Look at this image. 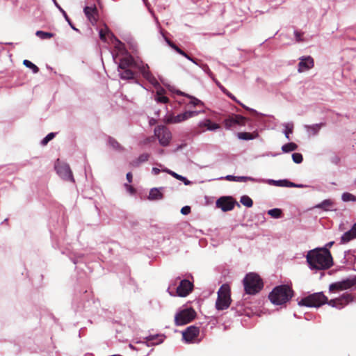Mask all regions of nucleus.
Returning a JSON list of instances; mask_svg holds the SVG:
<instances>
[{
	"instance_id": "1",
	"label": "nucleus",
	"mask_w": 356,
	"mask_h": 356,
	"mask_svg": "<svg viewBox=\"0 0 356 356\" xmlns=\"http://www.w3.org/2000/svg\"><path fill=\"white\" fill-rule=\"evenodd\" d=\"M353 301H354V297L348 293H343L338 298L328 300L323 292H318L302 298L298 302V305L307 307H319L323 304L327 303L332 307L341 309Z\"/></svg>"
},
{
	"instance_id": "2",
	"label": "nucleus",
	"mask_w": 356,
	"mask_h": 356,
	"mask_svg": "<svg viewBox=\"0 0 356 356\" xmlns=\"http://www.w3.org/2000/svg\"><path fill=\"white\" fill-rule=\"evenodd\" d=\"M306 259L311 270H326L333 265L330 252L327 251V253H325L318 248L309 250L307 254Z\"/></svg>"
},
{
	"instance_id": "3",
	"label": "nucleus",
	"mask_w": 356,
	"mask_h": 356,
	"mask_svg": "<svg viewBox=\"0 0 356 356\" xmlns=\"http://www.w3.org/2000/svg\"><path fill=\"white\" fill-rule=\"evenodd\" d=\"M148 66L143 62L135 61L131 55H126L119 58L118 70L122 79L129 80L134 79V72L131 68H137L142 74V67Z\"/></svg>"
},
{
	"instance_id": "4",
	"label": "nucleus",
	"mask_w": 356,
	"mask_h": 356,
	"mask_svg": "<svg viewBox=\"0 0 356 356\" xmlns=\"http://www.w3.org/2000/svg\"><path fill=\"white\" fill-rule=\"evenodd\" d=\"M292 296L293 291L289 286L280 285L273 289L268 298L273 305H281L288 302Z\"/></svg>"
},
{
	"instance_id": "5",
	"label": "nucleus",
	"mask_w": 356,
	"mask_h": 356,
	"mask_svg": "<svg viewBox=\"0 0 356 356\" xmlns=\"http://www.w3.org/2000/svg\"><path fill=\"white\" fill-rule=\"evenodd\" d=\"M193 284L188 280H179L177 277L174 284H171L168 288V292L171 296L180 297L187 296L193 290Z\"/></svg>"
},
{
	"instance_id": "6",
	"label": "nucleus",
	"mask_w": 356,
	"mask_h": 356,
	"mask_svg": "<svg viewBox=\"0 0 356 356\" xmlns=\"http://www.w3.org/2000/svg\"><path fill=\"white\" fill-rule=\"evenodd\" d=\"M141 70L143 76L156 89L154 99L159 103H167L168 98L164 95L165 91L161 86L154 76L150 72L149 66H143Z\"/></svg>"
},
{
	"instance_id": "7",
	"label": "nucleus",
	"mask_w": 356,
	"mask_h": 356,
	"mask_svg": "<svg viewBox=\"0 0 356 356\" xmlns=\"http://www.w3.org/2000/svg\"><path fill=\"white\" fill-rule=\"evenodd\" d=\"M243 282L245 293L250 295L259 293L264 286L260 277L254 273H248Z\"/></svg>"
},
{
	"instance_id": "8",
	"label": "nucleus",
	"mask_w": 356,
	"mask_h": 356,
	"mask_svg": "<svg viewBox=\"0 0 356 356\" xmlns=\"http://www.w3.org/2000/svg\"><path fill=\"white\" fill-rule=\"evenodd\" d=\"M231 303L229 287L223 284L218 291V298L216 302V308L218 310H225L227 309Z\"/></svg>"
},
{
	"instance_id": "9",
	"label": "nucleus",
	"mask_w": 356,
	"mask_h": 356,
	"mask_svg": "<svg viewBox=\"0 0 356 356\" xmlns=\"http://www.w3.org/2000/svg\"><path fill=\"white\" fill-rule=\"evenodd\" d=\"M195 317V312L187 308L178 312L175 316V323L177 326L184 325L192 321Z\"/></svg>"
},
{
	"instance_id": "10",
	"label": "nucleus",
	"mask_w": 356,
	"mask_h": 356,
	"mask_svg": "<svg viewBox=\"0 0 356 356\" xmlns=\"http://www.w3.org/2000/svg\"><path fill=\"white\" fill-rule=\"evenodd\" d=\"M154 135L158 138L161 145L166 147L172 138L170 131L165 126L159 125L154 128Z\"/></svg>"
},
{
	"instance_id": "11",
	"label": "nucleus",
	"mask_w": 356,
	"mask_h": 356,
	"mask_svg": "<svg viewBox=\"0 0 356 356\" xmlns=\"http://www.w3.org/2000/svg\"><path fill=\"white\" fill-rule=\"evenodd\" d=\"M55 169L57 174L64 180L74 182L72 170L70 165L58 159L55 163Z\"/></svg>"
},
{
	"instance_id": "12",
	"label": "nucleus",
	"mask_w": 356,
	"mask_h": 356,
	"mask_svg": "<svg viewBox=\"0 0 356 356\" xmlns=\"http://www.w3.org/2000/svg\"><path fill=\"white\" fill-rule=\"evenodd\" d=\"M247 119L240 115H229L224 120V125L227 129H229L232 127L238 126H244L245 124Z\"/></svg>"
},
{
	"instance_id": "13",
	"label": "nucleus",
	"mask_w": 356,
	"mask_h": 356,
	"mask_svg": "<svg viewBox=\"0 0 356 356\" xmlns=\"http://www.w3.org/2000/svg\"><path fill=\"white\" fill-rule=\"evenodd\" d=\"M355 285H356V276L347 278L341 282L332 283L330 285L329 289L330 291L335 289L345 290L350 289Z\"/></svg>"
},
{
	"instance_id": "14",
	"label": "nucleus",
	"mask_w": 356,
	"mask_h": 356,
	"mask_svg": "<svg viewBox=\"0 0 356 356\" xmlns=\"http://www.w3.org/2000/svg\"><path fill=\"white\" fill-rule=\"evenodd\" d=\"M236 203L232 197L223 196L217 200L216 205L218 208L221 209L222 211L225 212L232 211Z\"/></svg>"
},
{
	"instance_id": "15",
	"label": "nucleus",
	"mask_w": 356,
	"mask_h": 356,
	"mask_svg": "<svg viewBox=\"0 0 356 356\" xmlns=\"http://www.w3.org/2000/svg\"><path fill=\"white\" fill-rule=\"evenodd\" d=\"M219 128L220 125L218 124L212 122L209 119H205L198 122L195 132L200 134L205 131H216Z\"/></svg>"
},
{
	"instance_id": "16",
	"label": "nucleus",
	"mask_w": 356,
	"mask_h": 356,
	"mask_svg": "<svg viewBox=\"0 0 356 356\" xmlns=\"http://www.w3.org/2000/svg\"><path fill=\"white\" fill-rule=\"evenodd\" d=\"M200 333L199 327L191 325L188 327L182 332V338L186 343H193L194 339L197 337Z\"/></svg>"
},
{
	"instance_id": "17",
	"label": "nucleus",
	"mask_w": 356,
	"mask_h": 356,
	"mask_svg": "<svg viewBox=\"0 0 356 356\" xmlns=\"http://www.w3.org/2000/svg\"><path fill=\"white\" fill-rule=\"evenodd\" d=\"M106 35L109 38L111 44H113L114 48L118 51V54H120L124 55V56L129 55L127 54L124 43L119 40L113 33L108 31Z\"/></svg>"
},
{
	"instance_id": "18",
	"label": "nucleus",
	"mask_w": 356,
	"mask_h": 356,
	"mask_svg": "<svg viewBox=\"0 0 356 356\" xmlns=\"http://www.w3.org/2000/svg\"><path fill=\"white\" fill-rule=\"evenodd\" d=\"M298 63V72H302L314 67V59L311 56H302Z\"/></svg>"
},
{
	"instance_id": "19",
	"label": "nucleus",
	"mask_w": 356,
	"mask_h": 356,
	"mask_svg": "<svg viewBox=\"0 0 356 356\" xmlns=\"http://www.w3.org/2000/svg\"><path fill=\"white\" fill-rule=\"evenodd\" d=\"M356 238V222L353 224L352 227L344 232L340 238L341 244H346L352 240Z\"/></svg>"
},
{
	"instance_id": "20",
	"label": "nucleus",
	"mask_w": 356,
	"mask_h": 356,
	"mask_svg": "<svg viewBox=\"0 0 356 356\" xmlns=\"http://www.w3.org/2000/svg\"><path fill=\"white\" fill-rule=\"evenodd\" d=\"M356 262V250L345 251L343 263L348 265H353Z\"/></svg>"
},
{
	"instance_id": "21",
	"label": "nucleus",
	"mask_w": 356,
	"mask_h": 356,
	"mask_svg": "<svg viewBox=\"0 0 356 356\" xmlns=\"http://www.w3.org/2000/svg\"><path fill=\"white\" fill-rule=\"evenodd\" d=\"M84 14L88 19V20L92 23L94 24L97 22L96 18V13H97V8L96 7H91V6H86L83 9Z\"/></svg>"
},
{
	"instance_id": "22",
	"label": "nucleus",
	"mask_w": 356,
	"mask_h": 356,
	"mask_svg": "<svg viewBox=\"0 0 356 356\" xmlns=\"http://www.w3.org/2000/svg\"><path fill=\"white\" fill-rule=\"evenodd\" d=\"M325 125V123L321 122L318 124H314L312 125L305 124L304 126L305 129L309 135H317L320 129Z\"/></svg>"
},
{
	"instance_id": "23",
	"label": "nucleus",
	"mask_w": 356,
	"mask_h": 356,
	"mask_svg": "<svg viewBox=\"0 0 356 356\" xmlns=\"http://www.w3.org/2000/svg\"><path fill=\"white\" fill-rule=\"evenodd\" d=\"M220 179H225L229 181H254V178L252 177H247V176H234V175H227L225 177L220 178Z\"/></svg>"
},
{
	"instance_id": "24",
	"label": "nucleus",
	"mask_w": 356,
	"mask_h": 356,
	"mask_svg": "<svg viewBox=\"0 0 356 356\" xmlns=\"http://www.w3.org/2000/svg\"><path fill=\"white\" fill-rule=\"evenodd\" d=\"M334 204L333 200L330 199L324 200L321 203L315 206V208L323 209V211H328L332 210Z\"/></svg>"
},
{
	"instance_id": "25",
	"label": "nucleus",
	"mask_w": 356,
	"mask_h": 356,
	"mask_svg": "<svg viewBox=\"0 0 356 356\" xmlns=\"http://www.w3.org/2000/svg\"><path fill=\"white\" fill-rule=\"evenodd\" d=\"M164 120L168 124H177L183 122L181 113L177 115H175L172 113L167 114L165 116Z\"/></svg>"
},
{
	"instance_id": "26",
	"label": "nucleus",
	"mask_w": 356,
	"mask_h": 356,
	"mask_svg": "<svg viewBox=\"0 0 356 356\" xmlns=\"http://www.w3.org/2000/svg\"><path fill=\"white\" fill-rule=\"evenodd\" d=\"M163 188H153L150 190L148 199L149 200H159L163 197V193L161 192Z\"/></svg>"
},
{
	"instance_id": "27",
	"label": "nucleus",
	"mask_w": 356,
	"mask_h": 356,
	"mask_svg": "<svg viewBox=\"0 0 356 356\" xmlns=\"http://www.w3.org/2000/svg\"><path fill=\"white\" fill-rule=\"evenodd\" d=\"M149 154H147V153L142 154L138 158L133 160L130 163V164L131 165V166H133L134 168L139 167L142 163L147 161L149 159Z\"/></svg>"
},
{
	"instance_id": "28",
	"label": "nucleus",
	"mask_w": 356,
	"mask_h": 356,
	"mask_svg": "<svg viewBox=\"0 0 356 356\" xmlns=\"http://www.w3.org/2000/svg\"><path fill=\"white\" fill-rule=\"evenodd\" d=\"M164 338L165 337L163 335L155 334L149 335L146 339L149 343L148 345L154 346L162 343L164 340Z\"/></svg>"
},
{
	"instance_id": "29",
	"label": "nucleus",
	"mask_w": 356,
	"mask_h": 356,
	"mask_svg": "<svg viewBox=\"0 0 356 356\" xmlns=\"http://www.w3.org/2000/svg\"><path fill=\"white\" fill-rule=\"evenodd\" d=\"M259 134L257 132L249 133V132H238L237 134V138L240 140H250L257 138Z\"/></svg>"
},
{
	"instance_id": "30",
	"label": "nucleus",
	"mask_w": 356,
	"mask_h": 356,
	"mask_svg": "<svg viewBox=\"0 0 356 356\" xmlns=\"http://www.w3.org/2000/svg\"><path fill=\"white\" fill-rule=\"evenodd\" d=\"M54 5L59 10V11L62 13L63 16L64 17L65 19L67 22L68 24L70 26V27L77 31L79 32V30L77 29L72 23L70 19L67 16L66 12L60 7V6L57 3L56 0H53Z\"/></svg>"
},
{
	"instance_id": "31",
	"label": "nucleus",
	"mask_w": 356,
	"mask_h": 356,
	"mask_svg": "<svg viewBox=\"0 0 356 356\" xmlns=\"http://www.w3.org/2000/svg\"><path fill=\"white\" fill-rule=\"evenodd\" d=\"M201 113H204V111H186L181 113V117H182V120L184 122L189 118L197 116V115H199Z\"/></svg>"
},
{
	"instance_id": "32",
	"label": "nucleus",
	"mask_w": 356,
	"mask_h": 356,
	"mask_svg": "<svg viewBox=\"0 0 356 356\" xmlns=\"http://www.w3.org/2000/svg\"><path fill=\"white\" fill-rule=\"evenodd\" d=\"M161 33L162 34L165 41L167 42V44L173 49L176 52H177L179 54H184V51L181 50L179 47H178L175 44H174L172 42H171L168 38H166L164 35V33H163L162 30H160Z\"/></svg>"
},
{
	"instance_id": "33",
	"label": "nucleus",
	"mask_w": 356,
	"mask_h": 356,
	"mask_svg": "<svg viewBox=\"0 0 356 356\" xmlns=\"http://www.w3.org/2000/svg\"><path fill=\"white\" fill-rule=\"evenodd\" d=\"M298 145L294 143H286L282 147V150L284 153H288L296 150Z\"/></svg>"
},
{
	"instance_id": "34",
	"label": "nucleus",
	"mask_w": 356,
	"mask_h": 356,
	"mask_svg": "<svg viewBox=\"0 0 356 356\" xmlns=\"http://www.w3.org/2000/svg\"><path fill=\"white\" fill-rule=\"evenodd\" d=\"M283 127L285 128L284 131L285 137L289 140L290 139L289 134L293 133V122L284 123V124H283Z\"/></svg>"
},
{
	"instance_id": "35",
	"label": "nucleus",
	"mask_w": 356,
	"mask_h": 356,
	"mask_svg": "<svg viewBox=\"0 0 356 356\" xmlns=\"http://www.w3.org/2000/svg\"><path fill=\"white\" fill-rule=\"evenodd\" d=\"M179 94H180L181 95H183V96H186L188 98H190L191 101L189 102V104L193 106H199V105H203L202 102H201L200 99H197V98H195L194 97H192V96L188 95H186V94H184L182 92H179Z\"/></svg>"
},
{
	"instance_id": "36",
	"label": "nucleus",
	"mask_w": 356,
	"mask_h": 356,
	"mask_svg": "<svg viewBox=\"0 0 356 356\" xmlns=\"http://www.w3.org/2000/svg\"><path fill=\"white\" fill-rule=\"evenodd\" d=\"M240 202L243 205H244V206H245V207H247L248 208L252 207V205H253L252 200L249 196H248V195H243L241 197Z\"/></svg>"
},
{
	"instance_id": "37",
	"label": "nucleus",
	"mask_w": 356,
	"mask_h": 356,
	"mask_svg": "<svg viewBox=\"0 0 356 356\" xmlns=\"http://www.w3.org/2000/svg\"><path fill=\"white\" fill-rule=\"evenodd\" d=\"M35 35L42 40H46L54 37V34L49 32H44L42 31H37Z\"/></svg>"
},
{
	"instance_id": "38",
	"label": "nucleus",
	"mask_w": 356,
	"mask_h": 356,
	"mask_svg": "<svg viewBox=\"0 0 356 356\" xmlns=\"http://www.w3.org/2000/svg\"><path fill=\"white\" fill-rule=\"evenodd\" d=\"M268 214L272 218H280L282 216V210L277 208L272 209L268 211Z\"/></svg>"
},
{
	"instance_id": "39",
	"label": "nucleus",
	"mask_w": 356,
	"mask_h": 356,
	"mask_svg": "<svg viewBox=\"0 0 356 356\" xmlns=\"http://www.w3.org/2000/svg\"><path fill=\"white\" fill-rule=\"evenodd\" d=\"M200 67L207 74L212 80H215V76L207 64L202 63L200 65Z\"/></svg>"
},
{
	"instance_id": "40",
	"label": "nucleus",
	"mask_w": 356,
	"mask_h": 356,
	"mask_svg": "<svg viewBox=\"0 0 356 356\" xmlns=\"http://www.w3.org/2000/svg\"><path fill=\"white\" fill-rule=\"evenodd\" d=\"M170 175L178 180L182 181L185 185H190L191 181L188 180L185 177L180 175L175 172H170Z\"/></svg>"
},
{
	"instance_id": "41",
	"label": "nucleus",
	"mask_w": 356,
	"mask_h": 356,
	"mask_svg": "<svg viewBox=\"0 0 356 356\" xmlns=\"http://www.w3.org/2000/svg\"><path fill=\"white\" fill-rule=\"evenodd\" d=\"M23 64L28 68L32 70L33 73H38L39 72V68L32 62L29 60H24Z\"/></svg>"
},
{
	"instance_id": "42",
	"label": "nucleus",
	"mask_w": 356,
	"mask_h": 356,
	"mask_svg": "<svg viewBox=\"0 0 356 356\" xmlns=\"http://www.w3.org/2000/svg\"><path fill=\"white\" fill-rule=\"evenodd\" d=\"M341 200L343 202H349V201L356 202V196H355L354 195H353L350 193L346 192L342 194Z\"/></svg>"
},
{
	"instance_id": "43",
	"label": "nucleus",
	"mask_w": 356,
	"mask_h": 356,
	"mask_svg": "<svg viewBox=\"0 0 356 356\" xmlns=\"http://www.w3.org/2000/svg\"><path fill=\"white\" fill-rule=\"evenodd\" d=\"M276 186L279 187H291L293 185V182L289 181L288 179H280L276 182Z\"/></svg>"
},
{
	"instance_id": "44",
	"label": "nucleus",
	"mask_w": 356,
	"mask_h": 356,
	"mask_svg": "<svg viewBox=\"0 0 356 356\" xmlns=\"http://www.w3.org/2000/svg\"><path fill=\"white\" fill-rule=\"evenodd\" d=\"M227 97H229V98H231L232 100L235 101L236 103L239 104L241 106H242L243 108H245V109L248 110V111H251L252 112H254L256 113V111H254V109H252V108H250L248 107H247L246 106L243 105L242 103H241L238 100H237V99L231 93L229 92L228 90L226 91V92L225 93Z\"/></svg>"
},
{
	"instance_id": "45",
	"label": "nucleus",
	"mask_w": 356,
	"mask_h": 356,
	"mask_svg": "<svg viewBox=\"0 0 356 356\" xmlns=\"http://www.w3.org/2000/svg\"><path fill=\"white\" fill-rule=\"evenodd\" d=\"M277 181V180H274V179H261V178H254V182H257V183H266V184H268L269 185L276 186Z\"/></svg>"
},
{
	"instance_id": "46",
	"label": "nucleus",
	"mask_w": 356,
	"mask_h": 356,
	"mask_svg": "<svg viewBox=\"0 0 356 356\" xmlns=\"http://www.w3.org/2000/svg\"><path fill=\"white\" fill-rule=\"evenodd\" d=\"M55 133L48 134L40 142V144L43 146L46 145L51 140L55 137Z\"/></svg>"
},
{
	"instance_id": "47",
	"label": "nucleus",
	"mask_w": 356,
	"mask_h": 356,
	"mask_svg": "<svg viewBox=\"0 0 356 356\" xmlns=\"http://www.w3.org/2000/svg\"><path fill=\"white\" fill-rule=\"evenodd\" d=\"M108 143L114 149H120L121 148L120 145L114 138L111 137L108 138Z\"/></svg>"
},
{
	"instance_id": "48",
	"label": "nucleus",
	"mask_w": 356,
	"mask_h": 356,
	"mask_svg": "<svg viewBox=\"0 0 356 356\" xmlns=\"http://www.w3.org/2000/svg\"><path fill=\"white\" fill-rule=\"evenodd\" d=\"M292 159L294 163L299 164L302 162V155L300 153H293L292 154Z\"/></svg>"
},
{
	"instance_id": "49",
	"label": "nucleus",
	"mask_w": 356,
	"mask_h": 356,
	"mask_svg": "<svg viewBox=\"0 0 356 356\" xmlns=\"http://www.w3.org/2000/svg\"><path fill=\"white\" fill-rule=\"evenodd\" d=\"M334 243V241H330V242L326 243L324 247L320 248L321 250L325 253H327V251H330L329 248H331Z\"/></svg>"
},
{
	"instance_id": "50",
	"label": "nucleus",
	"mask_w": 356,
	"mask_h": 356,
	"mask_svg": "<svg viewBox=\"0 0 356 356\" xmlns=\"http://www.w3.org/2000/svg\"><path fill=\"white\" fill-rule=\"evenodd\" d=\"M302 33L298 31H294V35H295L296 41L297 42H300L303 41V39L302 38Z\"/></svg>"
},
{
	"instance_id": "51",
	"label": "nucleus",
	"mask_w": 356,
	"mask_h": 356,
	"mask_svg": "<svg viewBox=\"0 0 356 356\" xmlns=\"http://www.w3.org/2000/svg\"><path fill=\"white\" fill-rule=\"evenodd\" d=\"M217 86L220 89V90L225 94L227 90L216 78L215 80H213Z\"/></svg>"
},
{
	"instance_id": "52",
	"label": "nucleus",
	"mask_w": 356,
	"mask_h": 356,
	"mask_svg": "<svg viewBox=\"0 0 356 356\" xmlns=\"http://www.w3.org/2000/svg\"><path fill=\"white\" fill-rule=\"evenodd\" d=\"M181 213L183 215H188V213H191V207L189 206H185L182 207L181 209Z\"/></svg>"
},
{
	"instance_id": "53",
	"label": "nucleus",
	"mask_w": 356,
	"mask_h": 356,
	"mask_svg": "<svg viewBox=\"0 0 356 356\" xmlns=\"http://www.w3.org/2000/svg\"><path fill=\"white\" fill-rule=\"evenodd\" d=\"M99 34L100 39L102 41L106 42V33L104 32V31L100 30Z\"/></svg>"
},
{
	"instance_id": "54",
	"label": "nucleus",
	"mask_w": 356,
	"mask_h": 356,
	"mask_svg": "<svg viewBox=\"0 0 356 356\" xmlns=\"http://www.w3.org/2000/svg\"><path fill=\"white\" fill-rule=\"evenodd\" d=\"M153 140H154V138H153V137H148V138H146L143 140V143L144 145H147V144H148V143H152Z\"/></svg>"
},
{
	"instance_id": "55",
	"label": "nucleus",
	"mask_w": 356,
	"mask_h": 356,
	"mask_svg": "<svg viewBox=\"0 0 356 356\" xmlns=\"http://www.w3.org/2000/svg\"><path fill=\"white\" fill-rule=\"evenodd\" d=\"M293 186H291V187H293V188H305V187H307V186L306 185H304V184H295L293 182Z\"/></svg>"
},
{
	"instance_id": "56",
	"label": "nucleus",
	"mask_w": 356,
	"mask_h": 356,
	"mask_svg": "<svg viewBox=\"0 0 356 356\" xmlns=\"http://www.w3.org/2000/svg\"><path fill=\"white\" fill-rule=\"evenodd\" d=\"M160 169L158 168H153L152 170V172L154 175H157L159 172H160Z\"/></svg>"
},
{
	"instance_id": "57",
	"label": "nucleus",
	"mask_w": 356,
	"mask_h": 356,
	"mask_svg": "<svg viewBox=\"0 0 356 356\" xmlns=\"http://www.w3.org/2000/svg\"><path fill=\"white\" fill-rule=\"evenodd\" d=\"M126 177L129 183L132 181V174L131 172H128L126 175Z\"/></svg>"
},
{
	"instance_id": "58",
	"label": "nucleus",
	"mask_w": 356,
	"mask_h": 356,
	"mask_svg": "<svg viewBox=\"0 0 356 356\" xmlns=\"http://www.w3.org/2000/svg\"><path fill=\"white\" fill-rule=\"evenodd\" d=\"M181 56H184L186 58H187L190 61L193 60V58L191 57L189 55H188L186 52H184V54H181Z\"/></svg>"
},
{
	"instance_id": "59",
	"label": "nucleus",
	"mask_w": 356,
	"mask_h": 356,
	"mask_svg": "<svg viewBox=\"0 0 356 356\" xmlns=\"http://www.w3.org/2000/svg\"><path fill=\"white\" fill-rule=\"evenodd\" d=\"M191 62H193L194 64H195L196 65L199 66L200 67V65L202 64V63L199 62L198 60L193 58V60H191Z\"/></svg>"
},
{
	"instance_id": "60",
	"label": "nucleus",
	"mask_w": 356,
	"mask_h": 356,
	"mask_svg": "<svg viewBox=\"0 0 356 356\" xmlns=\"http://www.w3.org/2000/svg\"><path fill=\"white\" fill-rule=\"evenodd\" d=\"M112 55H113V60L117 62V58H118V54H115L114 53H112Z\"/></svg>"
},
{
	"instance_id": "61",
	"label": "nucleus",
	"mask_w": 356,
	"mask_h": 356,
	"mask_svg": "<svg viewBox=\"0 0 356 356\" xmlns=\"http://www.w3.org/2000/svg\"><path fill=\"white\" fill-rule=\"evenodd\" d=\"M163 172H165L167 173H168L170 175V172H172V170L168 169V168H164L162 170Z\"/></svg>"
},
{
	"instance_id": "62",
	"label": "nucleus",
	"mask_w": 356,
	"mask_h": 356,
	"mask_svg": "<svg viewBox=\"0 0 356 356\" xmlns=\"http://www.w3.org/2000/svg\"><path fill=\"white\" fill-rule=\"evenodd\" d=\"M163 172H165L167 173H168L170 175V172H172V170L168 169V168H164L162 170Z\"/></svg>"
},
{
	"instance_id": "63",
	"label": "nucleus",
	"mask_w": 356,
	"mask_h": 356,
	"mask_svg": "<svg viewBox=\"0 0 356 356\" xmlns=\"http://www.w3.org/2000/svg\"><path fill=\"white\" fill-rule=\"evenodd\" d=\"M125 186H127V187H129V190H130L131 191H133V188H132V187H131V186H128L127 184H125Z\"/></svg>"
},
{
	"instance_id": "64",
	"label": "nucleus",
	"mask_w": 356,
	"mask_h": 356,
	"mask_svg": "<svg viewBox=\"0 0 356 356\" xmlns=\"http://www.w3.org/2000/svg\"><path fill=\"white\" fill-rule=\"evenodd\" d=\"M354 184L356 186V179L354 180Z\"/></svg>"
}]
</instances>
